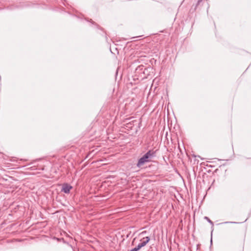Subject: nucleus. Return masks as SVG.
Returning a JSON list of instances; mask_svg holds the SVG:
<instances>
[{
	"instance_id": "f257e3e1",
	"label": "nucleus",
	"mask_w": 251,
	"mask_h": 251,
	"mask_svg": "<svg viewBox=\"0 0 251 251\" xmlns=\"http://www.w3.org/2000/svg\"><path fill=\"white\" fill-rule=\"evenodd\" d=\"M154 156L155 152L153 151L149 150L138 160L137 166L140 168L145 163L151 162Z\"/></svg>"
},
{
	"instance_id": "f03ea898",
	"label": "nucleus",
	"mask_w": 251,
	"mask_h": 251,
	"mask_svg": "<svg viewBox=\"0 0 251 251\" xmlns=\"http://www.w3.org/2000/svg\"><path fill=\"white\" fill-rule=\"evenodd\" d=\"M150 241V238L148 236L143 238L140 240V243L137 245V247L140 249L141 248L145 246Z\"/></svg>"
},
{
	"instance_id": "7ed1b4c3",
	"label": "nucleus",
	"mask_w": 251,
	"mask_h": 251,
	"mask_svg": "<svg viewBox=\"0 0 251 251\" xmlns=\"http://www.w3.org/2000/svg\"><path fill=\"white\" fill-rule=\"evenodd\" d=\"M72 188V186L70 185L67 183H65L62 185L61 191L66 194H69Z\"/></svg>"
},
{
	"instance_id": "20e7f679",
	"label": "nucleus",
	"mask_w": 251,
	"mask_h": 251,
	"mask_svg": "<svg viewBox=\"0 0 251 251\" xmlns=\"http://www.w3.org/2000/svg\"><path fill=\"white\" fill-rule=\"evenodd\" d=\"M204 219H206L207 222L210 223L212 226H213L214 224L213 222H212L207 217H205Z\"/></svg>"
},
{
	"instance_id": "39448f33",
	"label": "nucleus",
	"mask_w": 251,
	"mask_h": 251,
	"mask_svg": "<svg viewBox=\"0 0 251 251\" xmlns=\"http://www.w3.org/2000/svg\"><path fill=\"white\" fill-rule=\"evenodd\" d=\"M202 0H199L198 1V3H197V4H198H198H200V3Z\"/></svg>"
},
{
	"instance_id": "423d86ee",
	"label": "nucleus",
	"mask_w": 251,
	"mask_h": 251,
	"mask_svg": "<svg viewBox=\"0 0 251 251\" xmlns=\"http://www.w3.org/2000/svg\"><path fill=\"white\" fill-rule=\"evenodd\" d=\"M225 223H234V222H225Z\"/></svg>"
},
{
	"instance_id": "0eeeda50",
	"label": "nucleus",
	"mask_w": 251,
	"mask_h": 251,
	"mask_svg": "<svg viewBox=\"0 0 251 251\" xmlns=\"http://www.w3.org/2000/svg\"><path fill=\"white\" fill-rule=\"evenodd\" d=\"M14 160V159H11V161H13Z\"/></svg>"
},
{
	"instance_id": "6e6552de",
	"label": "nucleus",
	"mask_w": 251,
	"mask_h": 251,
	"mask_svg": "<svg viewBox=\"0 0 251 251\" xmlns=\"http://www.w3.org/2000/svg\"><path fill=\"white\" fill-rule=\"evenodd\" d=\"M144 232H146V231L142 232V233H144Z\"/></svg>"
}]
</instances>
